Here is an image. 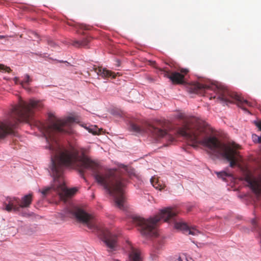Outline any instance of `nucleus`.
Listing matches in <instances>:
<instances>
[{"mask_svg": "<svg viewBox=\"0 0 261 261\" xmlns=\"http://www.w3.org/2000/svg\"><path fill=\"white\" fill-rule=\"evenodd\" d=\"M74 121V118L68 117L63 120L52 121L47 126H42L51 152L50 168L55 182L53 186L41 191L43 196L45 197L54 191L61 199L65 200L76 193L77 189L75 188L68 189L61 179L64 167H68L76 169L82 176L86 171H91L97 182L113 196L116 206L123 209L125 197L123 188L125 185V181L119 172L114 170H107L104 172L98 171L97 163L84 155H80L76 150L65 149L58 144V135L72 133L71 124Z\"/></svg>", "mask_w": 261, "mask_h": 261, "instance_id": "1", "label": "nucleus"}, {"mask_svg": "<svg viewBox=\"0 0 261 261\" xmlns=\"http://www.w3.org/2000/svg\"><path fill=\"white\" fill-rule=\"evenodd\" d=\"M179 133L193 143L207 147L213 153L228 162L231 168L239 166L242 160L240 145L234 142L222 143L215 136L206 137L205 128L196 118H191L186 121Z\"/></svg>", "mask_w": 261, "mask_h": 261, "instance_id": "2", "label": "nucleus"}, {"mask_svg": "<svg viewBox=\"0 0 261 261\" xmlns=\"http://www.w3.org/2000/svg\"><path fill=\"white\" fill-rule=\"evenodd\" d=\"M43 107L41 101L30 99L29 102L20 101L19 104L11 110L9 118L4 122L0 121V139L4 138L8 134H12L13 129L20 122H30L33 118L34 112Z\"/></svg>", "mask_w": 261, "mask_h": 261, "instance_id": "3", "label": "nucleus"}, {"mask_svg": "<svg viewBox=\"0 0 261 261\" xmlns=\"http://www.w3.org/2000/svg\"><path fill=\"white\" fill-rule=\"evenodd\" d=\"M66 215L75 218L77 221L86 224L90 229L98 233L110 251L115 249L117 246V236L110 232L96 218L77 207L67 208Z\"/></svg>", "mask_w": 261, "mask_h": 261, "instance_id": "4", "label": "nucleus"}, {"mask_svg": "<svg viewBox=\"0 0 261 261\" xmlns=\"http://www.w3.org/2000/svg\"><path fill=\"white\" fill-rule=\"evenodd\" d=\"M191 92L201 94L206 90L214 91L217 94V99L226 104L236 103L238 107L245 111L247 107H253L254 103L244 99L237 93L230 91L225 87L218 85H206L200 83H196L190 86Z\"/></svg>", "mask_w": 261, "mask_h": 261, "instance_id": "5", "label": "nucleus"}, {"mask_svg": "<svg viewBox=\"0 0 261 261\" xmlns=\"http://www.w3.org/2000/svg\"><path fill=\"white\" fill-rule=\"evenodd\" d=\"M178 213V211L175 208H166L162 210L159 215L153 218L148 220L135 216L132 218V222L138 227L142 235L147 237H156L158 223L161 219H163L164 222H167L175 217Z\"/></svg>", "mask_w": 261, "mask_h": 261, "instance_id": "6", "label": "nucleus"}, {"mask_svg": "<svg viewBox=\"0 0 261 261\" xmlns=\"http://www.w3.org/2000/svg\"><path fill=\"white\" fill-rule=\"evenodd\" d=\"M130 129L136 133L142 134L143 133H150L154 137L161 138L166 137L171 140H174V138L167 134L166 130L157 126L151 125H146L144 126H140L135 123L130 124Z\"/></svg>", "mask_w": 261, "mask_h": 261, "instance_id": "7", "label": "nucleus"}, {"mask_svg": "<svg viewBox=\"0 0 261 261\" xmlns=\"http://www.w3.org/2000/svg\"><path fill=\"white\" fill-rule=\"evenodd\" d=\"M244 180L254 193L258 196L261 195V178H254L251 174L248 172L245 175Z\"/></svg>", "mask_w": 261, "mask_h": 261, "instance_id": "8", "label": "nucleus"}, {"mask_svg": "<svg viewBox=\"0 0 261 261\" xmlns=\"http://www.w3.org/2000/svg\"><path fill=\"white\" fill-rule=\"evenodd\" d=\"M174 227L178 230H182L185 233L193 236L198 235L200 232L195 228L189 227L188 225L183 221L176 222L174 224Z\"/></svg>", "mask_w": 261, "mask_h": 261, "instance_id": "9", "label": "nucleus"}, {"mask_svg": "<svg viewBox=\"0 0 261 261\" xmlns=\"http://www.w3.org/2000/svg\"><path fill=\"white\" fill-rule=\"evenodd\" d=\"M95 72L102 77H109L112 76L113 79L116 77V73L105 68L98 67L94 68Z\"/></svg>", "mask_w": 261, "mask_h": 261, "instance_id": "10", "label": "nucleus"}, {"mask_svg": "<svg viewBox=\"0 0 261 261\" xmlns=\"http://www.w3.org/2000/svg\"><path fill=\"white\" fill-rule=\"evenodd\" d=\"M169 79L175 84H182L185 83L184 75L178 72L171 73Z\"/></svg>", "mask_w": 261, "mask_h": 261, "instance_id": "11", "label": "nucleus"}, {"mask_svg": "<svg viewBox=\"0 0 261 261\" xmlns=\"http://www.w3.org/2000/svg\"><path fill=\"white\" fill-rule=\"evenodd\" d=\"M32 201V194H29L25 195L22 198L20 202L21 208L28 207L31 204Z\"/></svg>", "mask_w": 261, "mask_h": 261, "instance_id": "12", "label": "nucleus"}, {"mask_svg": "<svg viewBox=\"0 0 261 261\" xmlns=\"http://www.w3.org/2000/svg\"><path fill=\"white\" fill-rule=\"evenodd\" d=\"M7 202H10L12 206L13 207L14 211H19L20 206V202L19 198L13 197V198H8L7 199Z\"/></svg>", "mask_w": 261, "mask_h": 261, "instance_id": "13", "label": "nucleus"}, {"mask_svg": "<svg viewBox=\"0 0 261 261\" xmlns=\"http://www.w3.org/2000/svg\"><path fill=\"white\" fill-rule=\"evenodd\" d=\"M90 42V39L88 38H84L82 40H74L72 44L76 47H87Z\"/></svg>", "mask_w": 261, "mask_h": 261, "instance_id": "14", "label": "nucleus"}, {"mask_svg": "<svg viewBox=\"0 0 261 261\" xmlns=\"http://www.w3.org/2000/svg\"><path fill=\"white\" fill-rule=\"evenodd\" d=\"M150 182L152 185L156 189H159L160 190L163 189L165 186L164 184H162L160 183L159 179H156L155 178L152 177L150 179Z\"/></svg>", "mask_w": 261, "mask_h": 261, "instance_id": "15", "label": "nucleus"}, {"mask_svg": "<svg viewBox=\"0 0 261 261\" xmlns=\"http://www.w3.org/2000/svg\"><path fill=\"white\" fill-rule=\"evenodd\" d=\"M85 128L88 130L89 133L94 135H99L101 130V129L98 128L96 125L85 127Z\"/></svg>", "mask_w": 261, "mask_h": 261, "instance_id": "16", "label": "nucleus"}, {"mask_svg": "<svg viewBox=\"0 0 261 261\" xmlns=\"http://www.w3.org/2000/svg\"><path fill=\"white\" fill-rule=\"evenodd\" d=\"M32 81V79L30 76L26 74L24 75V79L23 81L20 82V84L25 89H27V86Z\"/></svg>", "mask_w": 261, "mask_h": 261, "instance_id": "17", "label": "nucleus"}, {"mask_svg": "<svg viewBox=\"0 0 261 261\" xmlns=\"http://www.w3.org/2000/svg\"><path fill=\"white\" fill-rule=\"evenodd\" d=\"M216 174L219 178H221L223 180H225L226 177L231 176V174L226 172V171L216 172Z\"/></svg>", "mask_w": 261, "mask_h": 261, "instance_id": "18", "label": "nucleus"}, {"mask_svg": "<svg viewBox=\"0 0 261 261\" xmlns=\"http://www.w3.org/2000/svg\"><path fill=\"white\" fill-rule=\"evenodd\" d=\"M159 70L161 74L163 75L164 77L169 79L171 73H170L169 70L166 69V68H159Z\"/></svg>", "mask_w": 261, "mask_h": 261, "instance_id": "19", "label": "nucleus"}, {"mask_svg": "<svg viewBox=\"0 0 261 261\" xmlns=\"http://www.w3.org/2000/svg\"><path fill=\"white\" fill-rule=\"evenodd\" d=\"M0 71L2 72H9L11 71L10 67L5 66L3 64H0Z\"/></svg>", "mask_w": 261, "mask_h": 261, "instance_id": "20", "label": "nucleus"}, {"mask_svg": "<svg viewBox=\"0 0 261 261\" xmlns=\"http://www.w3.org/2000/svg\"><path fill=\"white\" fill-rule=\"evenodd\" d=\"M5 210L10 212H11L12 210H13V207L12 206V205L10 204V202H7L5 204Z\"/></svg>", "mask_w": 261, "mask_h": 261, "instance_id": "21", "label": "nucleus"}, {"mask_svg": "<svg viewBox=\"0 0 261 261\" xmlns=\"http://www.w3.org/2000/svg\"><path fill=\"white\" fill-rule=\"evenodd\" d=\"M189 70L188 69H181L180 70V74H182L183 75H184V76L187 74L188 72H189Z\"/></svg>", "mask_w": 261, "mask_h": 261, "instance_id": "22", "label": "nucleus"}, {"mask_svg": "<svg viewBox=\"0 0 261 261\" xmlns=\"http://www.w3.org/2000/svg\"><path fill=\"white\" fill-rule=\"evenodd\" d=\"M175 261H188L187 258L185 257L179 256Z\"/></svg>", "mask_w": 261, "mask_h": 261, "instance_id": "23", "label": "nucleus"}, {"mask_svg": "<svg viewBox=\"0 0 261 261\" xmlns=\"http://www.w3.org/2000/svg\"><path fill=\"white\" fill-rule=\"evenodd\" d=\"M255 125L259 128V129L261 131V121L255 122Z\"/></svg>", "mask_w": 261, "mask_h": 261, "instance_id": "24", "label": "nucleus"}, {"mask_svg": "<svg viewBox=\"0 0 261 261\" xmlns=\"http://www.w3.org/2000/svg\"><path fill=\"white\" fill-rule=\"evenodd\" d=\"M251 223L253 226H255L256 225V220L255 219L252 220Z\"/></svg>", "mask_w": 261, "mask_h": 261, "instance_id": "25", "label": "nucleus"}, {"mask_svg": "<svg viewBox=\"0 0 261 261\" xmlns=\"http://www.w3.org/2000/svg\"><path fill=\"white\" fill-rule=\"evenodd\" d=\"M14 81L16 84H20V82H19V79L18 77H15L14 79Z\"/></svg>", "mask_w": 261, "mask_h": 261, "instance_id": "26", "label": "nucleus"}, {"mask_svg": "<svg viewBox=\"0 0 261 261\" xmlns=\"http://www.w3.org/2000/svg\"><path fill=\"white\" fill-rule=\"evenodd\" d=\"M258 143H261V136L258 137Z\"/></svg>", "mask_w": 261, "mask_h": 261, "instance_id": "27", "label": "nucleus"}, {"mask_svg": "<svg viewBox=\"0 0 261 261\" xmlns=\"http://www.w3.org/2000/svg\"><path fill=\"white\" fill-rule=\"evenodd\" d=\"M31 34L32 35H33L34 36H36V37H37L38 35L37 34V33H34V32H32Z\"/></svg>", "mask_w": 261, "mask_h": 261, "instance_id": "28", "label": "nucleus"}, {"mask_svg": "<svg viewBox=\"0 0 261 261\" xmlns=\"http://www.w3.org/2000/svg\"><path fill=\"white\" fill-rule=\"evenodd\" d=\"M4 38V36H1V35H0V38H1V39H3V38Z\"/></svg>", "mask_w": 261, "mask_h": 261, "instance_id": "29", "label": "nucleus"}]
</instances>
